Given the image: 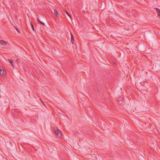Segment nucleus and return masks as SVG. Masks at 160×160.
<instances>
[{
    "mask_svg": "<svg viewBox=\"0 0 160 160\" xmlns=\"http://www.w3.org/2000/svg\"><path fill=\"white\" fill-rule=\"evenodd\" d=\"M54 131L55 134L58 137L62 138V135L61 133V131L57 127L54 128Z\"/></svg>",
    "mask_w": 160,
    "mask_h": 160,
    "instance_id": "obj_1",
    "label": "nucleus"
},
{
    "mask_svg": "<svg viewBox=\"0 0 160 160\" xmlns=\"http://www.w3.org/2000/svg\"><path fill=\"white\" fill-rule=\"evenodd\" d=\"M0 44L3 47H6L7 42L4 41L0 40Z\"/></svg>",
    "mask_w": 160,
    "mask_h": 160,
    "instance_id": "obj_2",
    "label": "nucleus"
},
{
    "mask_svg": "<svg viewBox=\"0 0 160 160\" xmlns=\"http://www.w3.org/2000/svg\"><path fill=\"white\" fill-rule=\"evenodd\" d=\"M6 73V71L4 70L0 69V75L1 76L4 75Z\"/></svg>",
    "mask_w": 160,
    "mask_h": 160,
    "instance_id": "obj_3",
    "label": "nucleus"
},
{
    "mask_svg": "<svg viewBox=\"0 0 160 160\" xmlns=\"http://www.w3.org/2000/svg\"><path fill=\"white\" fill-rule=\"evenodd\" d=\"M71 42L72 44H74V37L72 33L71 32Z\"/></svg>",
    "mask_w": 160,
    "mask_h": 160,
    "instance_id": "obj_4",
    "label": "nucleus"
},
{
    "mask_svg": "<svg viewBox=\"0 0 160 160\" xmlns=\"http://www.w3.org/2000/svg\"><path fill=\"white\" fill-rule=\"evenodd\" d=\"M8 62H9L10 64H11L12 66V67H13V68H14V65H13V61H12V60L8 59Z\"/></svg>",
    "mask_w": 160,
    "mask_h": 160,
    "instance_id": "obj_5",
    "label": "nucleus"
},
{
    "mask_svg": "<svg viewBox=\"0 0 160 160\" xmlns=\"http://www.w3.org/2000/svg\"><path fill=\"white\" fill-rule=\"evenodd\" d=\"M155 9L156 10L157 13L158 14V16L159 17H160V9H158V8H155Z\"/></svg>",
    "mask_w": 160,
    "mask_h": 160,
    "instance_id": "obj_6",
    "label": "nucleus"
},
{
    "mask_svg": "<svg viewBox=\"0 0 160 160\" xmlns=\"http://www.w3.org/2000/svg\"><path fill=\"white\" fill-rule=\"evenodd\" d=\"M37 21H38V22H39L41 24H42L43 25H44V23L43 22H42L38 18H37Z\"/></svg>",
    "mask_w": 160,
    "mask_h": 160,
    "instance_id": "obj_7",
    "label": "nucleus"
},
{
    "mask_svg": "<svg viewBox=\"0 0 160 160\" xmlns=\"http://www.w3.org/2000/svg\"><path fill=\"white\" fill-rule=\"evenodd\" d=\"M54 13H55V14L56 15H57L58 14V11L56 10H54Z\"/></svg>",
    "mask_w": 160,
    "mask_h": 160,
    "instance_id": "obj_8",
    "label": "nucleus"
},
{
    "mask_svg": "<svg viewBox=\"0 0 160 160\" xmlns=\"http://www.w3.org/2000/svg\"><path fill=\"white\" fill-rule=\"evenodd\" d=\"M65 12L67 14V15L69 17H70V14L66 10H65Z\"/></svg>",
    "mask_w": 160,
    "mask_h": 160,
    "instance_id": "obj_9",
    "label": "nucleus"
},
{
    "mask_svg": "<svg viewBox=\"0 0 160 160\" xmlns=\"http://www.w3.org/2000/svg\"><path fill=\"white\" fill-rule=\"evenodd\" d=\"M18 114V111L16 110L15 111V113L14 114H13V117H15V116L16 115V114Z\"/></svg>",
    "mask_w": 160,
    "mask_h": 160,
    "instance_id": "obj_10",
    "label": "nucleus"
},
{
    "mask_svg": "<svg viewBox=\"0 0 160 160\" xmlns=\"http://www.w3.org/2000/svg\"><path fill=\"white\" fill-rule=\"evenodd\" d=\"M118 100L119 102H122V97H120Z\"/></svg>",
    "mask_w": 160,
    "mask_h": 160,
    "instance_id": "obj_11",
    "label": "nucleus"
},
{
    "mask_svg": "<svg viewBox=\"0 0 160 160\" xmlns=\"http://www.w3.org/2000/svg\"><path fill=\"white\" fill-rule=\"evenodd\" d=\"M31 28H32V30H33V31H34V28L32 24H31Z\"/></svg>",
    "mask_w": 160,
    "mask_h": 160,
    "instance_id": "obj_12",
    "label": "nucleus"
},
{
    "mask_svg": "<svg viewBox=\"0 0 160 160\" xmlns=\"http://www.w3.org/2000/svg\"><path fill=\"white\" fill-rule=\"evenodd\" d=\"M126 26L124 25V29H126L127 30H128L129 29V28H126Z\"/></svg>",
    "mask_w": 160,
    "mask_h": 160,
    "instance_id": "obj_13",
    "label": "nucleus"
},
{
    "mask_svg": "<svg viewBox=\"0 0 160 160\" xmlns=\"http://www.w3.org/2000/svg\"><path fill=\"white\" fill-rule=\"evenodd\" d=\"M15 29L18 31V32H19V31L17 27H15Z\"/></svg>",
    "mask_w": 160,
    "mask_h": 160,
    "instance_id": "obj_14",
    "label": "nucleus"
},
{
    "mask_svg": "<svg viewBox=\"0 0 160 160\" xmlns=\"http://www.w3.org/2000/svg\"><path fill=\"white\" fill-rule=\"evenodd\" d=\"M17 62H19L20 61H19V59H17Z\"/></svg>",
    "mask_w": 160,
    "mask_h": 160,
    "instance_id": "obj_15",
    "label": "nucleus"
}]
</instances>
